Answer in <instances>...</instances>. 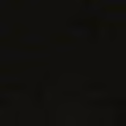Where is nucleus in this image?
I'll list each match as a JSON object with an SVG mask.
<instances>
[{"label":"nucleus","instance_id":"obj_1","mask_svg":"<svg viewBox=\"0 0 126 126\" xmlns=\"http://www.w3.org/2000/svg\"><path fill=\"white\" fill-rule=\"evenodd\" d=\"M125 2H126V0H125Z\"/></svg>","mask_w":126,"mask_h":126}]
</instances>
